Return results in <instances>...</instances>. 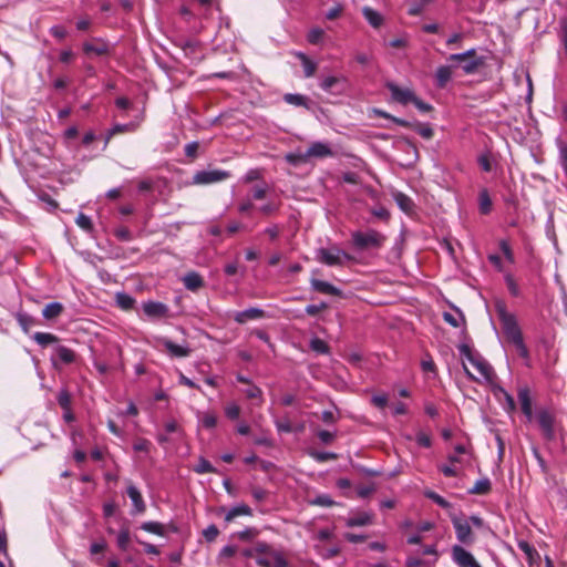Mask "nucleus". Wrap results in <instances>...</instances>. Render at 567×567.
I'll return each mask as SVG.
<instances>
[{"label":"nucleus","mask_w":567,"mask_h":567,"mask_svg":"<svg viewBox=\"0 0 567 567\" xmlns=\"http://www.w3.org/2000/svg\"><path fill=\"white\" fill-rule=\"evenodd\" d=\"M197 474L216 473V468L204 457H200L198 464L194 467Z\"/></svg>","instance_id":"obj_44"},{"label":"nucleus","mask_w":567,"mask_h":567,"mask_svg":"<svg viewBox=\"0 0 567 567\" xmlns=\"http://www.w3.org/2000/svg\"><path fill=\"white\" fill-rule=\"evenodd\" d=\"M450 518L455 529L457 540L461 544L467 546L472 545L475 542V536L472 530L470 522L458 517L455 514H451Z\"/></svg>","instance_id":"obj_7"},{"label":"nucleus","mask_w":567,"mask_h":567,"mask_svg":"<svg viewBox=\"0 0 567 567\" xmlns=\"http://www.w3.org/2000/svg\"><path fill=\"white\" fill-rule=\"evenodd\" d=\"M310 286L315 291H317L319 293L334 296V297L342 296L341 289H339L338 287L333 286L332 284H330L328 281L311 278Z\"/></svg>","instance_id":"obj_14"},{"label":"nucleus","mask_w":567,"mask_h":567,"mask_svg":"<svg viewBox=\"0 0 567 567\" xmlns=\"http://www.w3.org/2000/svg\"><path fill=\"white\" fill-rule=\"evenodd\" d=\"M317 436L324 444H330L336 437V435L333 433H331L327 430L318 431Z\"/></svg>","instance_id":"obj_60"},{"label":"nucleus","mask_w":567,"mask_h":567,"mask_svg":"<svg viewBox=\"0 0 567 567\" xmlns=\"http://www.w3.org/2000/svg\"><path fill=\"white\" fill-rule=\"evenodd\" d=\"M505 282H506L509 293L514 297H518L520 293V290H519V287L516 282L515 278L508 274L505 276Z\"/></svg>","instance_id":"obj_51"},{"label":"nucleus","mask_w":567,"mask_h":567,"mask_svg":"<svg viewBox=\"0 0 567 567\" xmlns=\"http://www.w3.org/2000/svg\"><path fill=\"white\" fill-rule=\"evenodd\" d=\"M362 14L369 24L375 29L380 28L383 23V17L370 7H364L362 9Z\"/></svg>","instance_id":"obj_24"},{"label":"nucleus","mask_w":567,"mask_h":567,"mask_svg":"<svg viewBox=\"0 0 567 567\" xmlns=\"http://www.w3.org/2000/svg\"><path fill=\"white\" fill-rule=\"evenodd\" d=\"M332 155H333V152L331 151V148L327 144H323L321 142L312 143L306 153V156H308V157H319V158L329 157Z\"/></svg>","instance_id":"obj_19"},{"label":"nucleus","mask_w":567,"mask_h":567,"mask_svg":"<svg viewBox=\"0 0 567 567\" xmlns=\"http://www.w3.org/2000/svg\"><path fill=\"white\" fill-rule=\"evenodd\" d=\"M117 546L121 550H127L130 542H131V535L128 527L124 526L120 529L117 534Z\"/></svg>","instance_id":"obj_37"},{"label":"nucleus","mask_w":567,"mask_h":567,"mask_svg":"<svg viewBox=\"0 0 567 567\" xmlns=\"http://www.w3.org/2000/svg\"><path fill=\"white\" fill-rule=\"evenodd\" d=\"M243 393L249 400L258 399V400H260V402H262V391L259 386H257L252 382L247 384L246 389L243 390Z\"/></svg>","instance_id":"obj_41"},{"label":"nucleus","mask_w":567,"mask_h":567,"mask_svg":"<svg viewBox=\"0 0 567 567\" xmlns=\"http://www.w3.org/2000/svg\"><path fill=\"white\" fill-rule=\"evenodd\" d=\"M203 535L207 542L212 543L219 535V529L216 525L212 524L206 529H204Z\"/></svg>","instance_id":"obj_54"},{"label":"nucleus","mask_w":567,"mask_h":567,"mask_svg":"<svg viewBox=\"0 0 567 567\" xmlns=\"http://www.w3.org/2000/svg\"><path fill=\"white\" fill-rule=\"evenodd\" d=\"M83 51L86 54H95L102 56L109 54L110 49L107 43L99 41L97 43L85 42L83 44Z\"/></svg>","instance_id":"obj_21"},{"label":"nucleus","mask_w":567,"mask_h":567,"mask_svg":"<svg viewBox=\"0 0 567 567\" xmlns=\"http://www.w3.org/2000/svg\"><path fill=\"white\" fill-rule=\"evenodd\" d=\"M275 425L279 432L291 433L293 432V425L288 417H282L275 421Z\"/></svg>","instance_id":"obj_50"},{"label":"nucleus","mask_w":567,"mask_h":567,"mask_svg":"<svg viewBox=\"0 0 567 567\" xmlns=\"http://www.w3.org/2000/svg\"><path fill=\"white\" fill-rule=\"evenodd\" d=\"M326 309H328V303L322 301L319 305H308L305 311L308 316L315 317Z\"/></svg>","instance_id":"obj_53"},{"label":"nucleus","mask_w":567,"mask_h":567,"mask_svg":"<svg viewBox=\"0 0 567 567\" xmlns=\"http://www.w3.org/2000/svg\"><path fill=\"white\" fill-rule=\"evenodd\" d=\"M385 241L386 236L372 228L365 231L357 230L351 234V244L359 251L381 249Z\"/></svg>","instance_id":"obj_2"},{"label":"nucleus","mask_w":567,"mask_h":567,"mask_svg":"<svg viewBox=\"0 0 567 567\" xmlns=\"http://www.w3.org/2000/svg\"><path fill=\"white\" fill-rule=\"evenodd\" d=\"M311 505L320 506V507H331L336 505V502L327 494H321L316 496L313 499L309 502Z\"/></svg>","instance_id":"obj_45"},{"label":"nucleus","mask_w":567,"mask_h":567,"mask_svg":"<svg viewBox=\"0 0 567 567\" xmlns=\"http://www.w3.org/2000/svg\"><path fill=\"white\" fill-rule=\"evenodd\" d=\"M114 235L121 241H131L133 238L131 230L125 226L116 228Z\"/></svg>","instance_id":"obj_52"},{"label":"nucleus","mask_w":567,"mask_h":567,"mask_svg":"<svg viewBox=\"0 0 567 567\" xmlns=\"http://www.w3.org/2000/svg\"><path fill=\"white\" fill-rule=\"evenodd\" d=\"M75 223H76V225L81 229H83L85 231H92L93 230V223H92L91 218L87 215L83 214V213H80L78 215V217L75 219Z\"/></svg>","instance_id":"obj_48"},{"label":"nucleus","mask_w":567,"mask_h":567,"mask_svg":"<svg viewBox=\"0 0 567 567\" xmlns=\"http://www.w3.org/2000/svg\"><path fill=\"white\" fill-rule=\"evenodd\" d=\"M135 302L136 300L125 292H117L115 295L116 306L124 311L132 310L134 308Z\"/></svg>","instance_id":"obj_28"},{"label":"nucleus","mask_w":567,"mask_h":567,"mask_svg":"<svg viewBox=\"0 0 567 567\" xmlns=\"http://www.w3.org/2000/svg\"><path fill=\"white\" fill-rule=\"evenodd\" d=\"M251 495L255 501L262 502L266 499L268 492L261 487H252L251 488Z\"/></svg>","instance_id":"obj_63"},{"label":"nucleus","mask_w":567,"mask_h":567,"mask_svg":"<svg viewBox=\"0 0 567 567\" xmlns=\"http://www.w3.org/2000/svg\"><path fill=\"white\" fill-rule=\"evenodd\" d=\"M230 177V173L223 169L199 171L193 176V184L209 185L226 181Z\"/></svg>","instance_id":"obj_8"},{"label":"nucleus","mask_w":567,"mask_h":567,"mask_svg":"<svg viewBox=\"0 0 567 567\" xmlns=\"http://www.w3.org/2000/svg\"><path fill=\"white\" fill-rule=\"evenodd\" d=\"M310 457H312L315 461L319 463H324L328 461L337 460L338 455L332 452H319V451H310L309 452Z\"/></svg>","instance_id":"obj_42"},{"label":"nucleus","mask_w":567,"mask_h":567,"mask_svg":"<svg viewBox=\"0 0 567 567\" xmlns=\"http://www.w3.org/2000/svg\"><path fill=\"white\" fill-rule=\"evenodd\" d=\"M416 442L420 446L422 447H430L431 444H432V441H431V437L430 435H427L426 433L424 432H419L416 434Z\"/></svg>","instance_id":"obj_61"},{"label":"nucleus","mask_w":567,"mask_h":567,"mask_svg":"<svg viewBox=\"0 0 567 567\" xmlns=\"http://www.w3.org/2000/svg\"><path fill=\"white\" fill-rule=\"evenodd\" d=\"M63 311L64 306L61 302H51L43 308L42 316L47 320H54L59 318Z\"/></svg>","instance_id":"obj_22"},{"label":"nucleus","mask_w":567,"mask_h":567,"mask_svg":"<svg viewBox=\"0 0 567 567\" xmlns=\"http://www.w3.org/2000/svg\"><path fill=\"white\" fill-rule=\"evenodd\" d=\"M316 259L330 267H341L343 266V259L353 260V257L338 247H332L319 248L317 250Z\"/></svg>","instance_id":"obj_5"},{"label":"nucleus","mask_w":567,"mask_h":567,"mask_svg":"<svg viewBox=\"0 0 567 567\" xmlns=\"http://www.w3.org/2000/svg\"><path fill=\"white\" fill-rule=\"evenodd\" d=\"M517 398L520 404V410L523 414L526 416L528 422H532L534 419L533 413V401L530 396V390L527 386H523L518 389Z\"/></svg>","instance_id":"obj_12"},{"label":"nucleus","mask_w":567,"mask_h":567,"mask_svg":"<svg viewBox=\"0 0 567 567\" xmlns=\"http://www.w3.org/2000/svg\"><path fill=\"white\" fill-rule=\"evenodd\" d=\"M293 54L302 63L305 78L313 76L317 71V63L310 60L303 52H295Z\"/></svg>","instance_id":"obj_23"},{"label":"nucleus","mask_w":567,"mask_h":567,"mask_svg":"<svg viewBox=\"0 0 567 567\" xmlns=\"http://www.w3.org/2000/svg\"><path fill=\"white\" fill-rule=\"evenodd\" d=\"M202 425L206 429H214L217 425V416L213 413H205L202 417Z\"/></svg>","instance_id":"obj_56"},{"label":"nucleus","mask_w":567,"mask_h":567,"mask_svg":"<svg viewBox=\"0 0 567 567\" xmlns=\"http://www.w3.org/2000/svg\"><path fill=\"white\" fill-rule=\"evenodd\" d=\"M284 101L295 106L310 109L309 99L302 94L287 93L284 95Z\"/></svg>","instance_id":"obj_29"},{"label":"nucleus","mask_w":567,"mask_h":567,"mask_svg":"<svg viewBox=\"0 0 567 567\" xmlns=\"http://www.w3.org/2000/svg\"><path fill=\"white\" fill-rule=\"evenodd\" d=\"M251 515H252L251 508L246 504H241L239 506L233 507L231 509H229L227 512V514L225 516V522L230 523L238 516H251Z\"/></svg>","instance_id":"obj_26"},{"label":"nucleus","mask_w":567,"mask_h":567,"mask_svg":"<svg viewBox=\"0 0 567 567\" xmlns=\"http://www.w3.org/2000/svg\"><path fill=\"white\" fill-rule=\"evenodd\" d=\"M495 310L507 341L516 348L522 358L527 359L529 357V351L524 342L523 333L517 323L516 317L507 311L506 305L503 301L496 302Z\"/></svg>","instance_id":"obj_1"},{"label":"nucleus","mask_w":567,"mask_h":567,"mask_svg":"<svg viewBox=\"0 0 567 567\" xmlns=\"http://www.w3.org/2000/svg\"><path fill=\"white\" fill-rule=\"evenodd\" d=\"M324 31L321 28H312L308 34L307 40L310 44H318L323 39Z\"/></svg>","instance_id":"obj_49"},{"label":"nucleus","mask_w":567,"mask_h":567,"mask_svg":"<svg viewBox=\"0 0 567 567\" xmlns=\"http://www.w3.org/2000/svg\"><path fill=\"white\" fill-rule=\"evenodd\" d=\"M310 349L320 354H327L330 350L328 343L320 338H313L310 340Z\"/></svg>","instance_id":"obj_43"},{"label":"nucleus","mask_w":567,"mask_h":567,"mask_svg":"<svg viewBox=\"0 0 567 567\" xmlns=\"http://www.w3.org/2000/svg\"><path fill=\"white\" fill-rule=\"evenodd\" d=\"M144 313L150 318H163L167 315L166 305L157 301H147L143 305Z\"/></svg>","instance_id":"obj_17"},{"label":"nucleus","mask_w":567,"mask_h":567,"mask_svg":"<svg viewBox=\"0 0 567 567\" xmlns=\"http://www.w3.org/2000/svg\"><path fill=\"white\" fill-rule=\"evenodd\" d=\"M493 203L486 188L478 194V208L482 215H488L492 212Z\"/></svg>","instance_id":"obj_27"},{"label":"nucleus","mask_w":567,"mask_h":567,"mask_svg":"<svg viewBox=\"0 0 567 567\" xmlns=\"http://www.w3.org/2000/svg\"><path fill=\"white\" fill-rule=\"evenodd\" d=\"M268 553L274 556L271 551H269L268 544L265 542H257L254 547L245 549L243 551V556L246 558H255L257 561V557H259V554Z\"/></svg>","instance_id":"obj_25"},{"label":"nucleus","mask_w":567,"mask_h":567,"mask_svg":"<svg viewBox=\"0 0 567 567\" xmlns=\"http://www.w3.org/2000/svg\"><path fill=\"white\" fill-rule=\"evenodd\" d=\"M560 32H559V39L561 41V44L564 47L565 55L567 58V20L563 19L560 20Z\"/></svg>","instance_id":"obj_55"},{"label":"nucleus","mask_w":567,"mask_h":567,"mask_svg":"<svg viewBox=\"0 0 567 567\" xmlns=\"http://www.w3.org/2000/svg\"><path fill=\"white\" fill-rule=\"evenodd\" d=\"M427 498H430L431 501H433L435 504H437L439 506H441L442 508H451V503L447 502L444 497H442L441 495H439L437 493L433 492V491H427L425 492L424 494Z\"/></svg>","instance_id":"obj_47"},{"label":"nucleus","mask_w":567,"mask_h":567,"mask_svg":"<svg viewBox=\"0 0 567 567\" xmlns=\"http://www.w3.org/2000/svg\"><path fill=\"white\" fill-rule=\"evenodd\" d=\"M518 548L526 555L528 561L532 564L535 557H538V553L535 547L527 540H519L517 544Z\"/></svg>","instance_id":"obj_36"},{"label":"nucleus","mask_w":567,"mask_h":567,"mask_svg":"<svg viewBox=\"0 0 567 567\" xmlns=\"http://www.w3.org/2000/svg\"><path fill=\"white\" fill-rule=\"evenodd\" d=\"M371 524V515L367 513H361L354 517H351L347 522V526L355 527V526H365Z\"/></svg>","instance_id":"obj_39"},{"label":"nucleus","mask_w":567,"mask_h":567,"mask_svg":"<svg viewBox=\"0 0 567 567\" xmlns=\"http://www.w3.org/2000/svg\"><path fill=\"white\" fill-rule=\"evenodd\" d=\"M225 414L228 419L236 420L240 415V408L235 403L229 404L225 408Z\"/></svg>","instance_id":"obj_59"},{"label":"nucleus","mask_w":567,"mask_h":567,"mask_svg":"<svg viewBox=\"0 0 567 567\" xmlns=\"http://www.w3.org/2000/svg\"><path fill=\"white\" fill-rule=\"evenodd\" d=\"M32 338L41 347L58 343L60 340L58 336L50 332H35Z\"/></svg>","instance_id":"obj_30"},{"label":"nucleus","mask_w":567,"mask_h":567,"mask_svg":"<svg viewBox=\"0 0 567 567\" xmlns=\"http://www.w3.org/2000/svg\"><path fill=\"white\" fill-rule=\"evenodd\" d=\"M460 353L477 370L480 375L491 382L495 377L492 365L478 353L472 350L468 344L458 346Z\"/></svg>","instance_id":"obj_3"},{"label":"nucleus","mask_w":567,"mask_h":567,"mask_svg":"<svg viewBox=\"0 0 567 567\" xmlns=\"http://www.w3.org/2000/svg\"><path fill=\"white\" fill-rule=\"evenodd\" d=\"M449 61L463 63L462 69L466 74L477 72L485 63V59L478 56L475 49H470L463 53L451 54Z\"/></svg>","instance_id":"obj_4"},{"label":"nucleus","mask_w":567,"mask_h":567,"mask_svg":"<svg viewBox=\"0 0 567 567\" xmlns=\"http://www.w3.org/2000/svg\"><path fill=\"white\" fill-rule=\"evenodd\" d=\"M435 78H436V85L441 89L445 87V85L452 78L451 66L442 65V66L437 68Z\"/></svg>","instance_id":"obj_31"},{"label":"nucleus","mask_w":567,"mask_h":567,"mask_svg":"<svg viewBox=\"0 0 567 567\" xmlns=\"http://www.w3.org/2000/svg\"><path fill=\"white\" fill-rule=\"evenodd\" d=\"M385 86L391 92V96L395 102L406 105L414 101L415 94L412 90L402 89L393 82H388Z\"/></svg>","instance_id":"obj_11"},{"label":"nucleus","mask_w":567,"mask_h":567,"mask_svg":"<svg viewBox=\"0 0 567 567\" xmlns=\"http://www.w3.org/2000/svg\"><path fill=\"white\" fill-rule=\"evenodd\" d=\"M268 548L274 556L268 553L259 554V557H257V565L259 567H288V561L280 551L276 550L269 544Z\"/></svg>","instance_id":"obj_9"},{"label":"nucleus","mask_w":567,"mask_h":567,"mask_svg":"<svg viewBox=\"0 0 567 567\" xmlns=\"http://www.w3.org/2000/svg\"><path fill=\"white\" fill-rule=\"evenodd\" d=\"M413 131H415L420 136H422L425 140H431L434 136V131L430 126V124L415 122L413 125Z\"/></svg>","instance_id":"obj_38"},{"label":"nucleus","mask_w":567,"mask_h":567,"mask_svg":"<svg viewBox=\"0 0 567 567\" xmlns=\"http://www.w3.org/2000/svg\"><path fill=\"white\" fill-rule=\"evenodd\" d=\"M266 317V312L262 309L259 308H249L244 311L235 312L234 320L239 323L244 324L250 320H258Z\"/></svg>","instance_id":"obj_16"},{"label":"nucleus","mask_w":567,"mask_h":567,"mask_svg":"<svg viewBox=\"0 0 567 567\" xmlns=\"http://www.w3.org/2000/svg\"><path fill=\"white\" fill-rule=\"evenodd\" d=\"M56 359L63 364H71L75 362L76 353L68 347L58 346L54 349V357L51 358V361L55 367L58 364Z\"/></svg>","instance_id":"obj_15"},{"label":"nucleus","mask_w":567,"mask_h":567,"mask_svg":"<svg viewBox=\"0 0 567 567\" xmlns=\"http://www.w3.org/2000/svg\"><path fill=\"white\" fill-rule=\"evenodd\" d=\"M536 419L538 426L542 431V434L545 440L553 441L555 440L556 433H555V422L556 417L555 414L549 411L548 409L542 408L538 409L536 414L534 415Z\"/></svg>","instance_id":"obj_6"},{"label":"nucleus","mask_w":567,"mask_h":567,"mask_svg":"<svg viewBox=\"0 0 567 567\" xmlns=\"http://www.w3.org/2000/svg\"><path fill=\"white\" fill-rule=\"evenodd\" d=\"M141 529L157 536H165L164 525L158 522H145L141 525Z\"/></svg>","instance_id":"obj_35"},{"label":"nucleus","mask_w":567,"mask_h":567,"mask_svg":"<svg viewBox=\"0 0 567 567\" xmlns=\"http://www.w3.org/2000/svg\"><path fill=\"white\" fill-rule=\"evenodd\" d=\"M17 321L25 333H28L38 323L37 320L28 313H18Z\"/></svg>","instance_id":"obj_34"},{"label":"nucleus","mask_w":567,"mask_h":567,"mask_svg":"<svg viewBox=\"0 0 567 567\" xmlns=\"http://www.w3.org/2000/svg\"><path fill=\"white\" fill-rule=\"evenodd\" d=\"M183 282L186 289L190 291H197L198 289L204 287L203 277L195 271L186 274L185 277L183 278Z\"/></svg>","instance_id":"obj_20"},{"label":"nucleus","mask_w":567,"mask_h":567,"mask_svg":"<svg viewBox=\"0 0 567 567\" xmlns=\"http://www.w3.org/2000/svg\"><path fill=\"white\" fill-rule=\"evenodd\" d=\"M340 80L341 79L337 76H328L321 82L320 86L323 91L330 92L340 82Z\"/></svg>","instance_id":"obj_57"},{"label":"nucleus","mask_w":567,"mask_h":567,"mask_svg":"<svg viewBox=\"0 0 567 567\" xmlns=\"http://www.w3.org/2000/svg\"><path fill=\"white\" fill-rule=\"evenodd\" d=\"M56 400H58L59 405L63 410L71 409L72 396L68 390H65V389L61 390L56 396Z\"/></svg>","instance_id":"obj_46"},{"label":"nucleus","mask_w":567,"mask_h":567,"mask_svg":"<svg viewBox=\"0 0 567 567\" xmlns=\"http://www.w3.org/2000/svg\"><path fill=\"white\" fill-rule=\"evenodd\" d=\"M394 200L404 213H411L413 210V200L408 195L398 192L394 194Z\"/></svg>","instance_id":"obj_33"},{"label":"nucleus","mask_w":567,"mask_h":567,"mask_svg":"<svg viewBox=\"0 0 567 567\" xmlns=\"http://www.w3.org/2000/svg\"><path fill=\"white\" fill-rule=\"evenodd\" d=\"M162 344L172 357L186 358L190 354V349L176 344L169 339H163Z\"/></svg>","instance_id":"obj_18"},{"label":"nucleus","mask_w":567,"mask_h":567,"mask_svg":"<svg viewBox=\"0 0 567 567\" xmlns=\"http://www.w3.org/2000/svg\"><path fill=\"white\" fill-rule=\"evenodd\" d=\"M424 8H425V6L421 1L415 2L410 6L408 13H409V16L417 17L423 12Z\"/></svg>","instance_id":"obj_64"},{"label":"nucleus","mask_w":567,"mask_h":567,"mask_svg":"<svg viewBox=\"0 0 567 567\" xmlns=\"http://www.w3.org/2000/svg\"><path fill=\"white\" fill-rule=\"evenodd\" d=\"M452 559L458 567H481L475 557L461 545L452 547Z\"/></svg>","instance_id":"obj_10"},{"label":"nucleus","mask_w":567,"mask_h":567,"mask_svg":"<svg viewBox=\"0 0 567 567\" xmlns=\"http://www.w3.org/2000/svg\"><path fill=\"white\" fill-rule=\"evenodd\" d=\"M126 493L134 506L132 514H144L146 512V504L140 489L135 485L130 484L126 488Z\"/></svg>","instance_id":"obj_13"},{"label":"nucleus","mask_w":567,"mask_h":567,"mask_svg":"<svg viewBox=\"0 0 567 567\" xmlns=\"http://www.w3.org/2000/svg\"><path fill=\"white\" fill-rule=\"evenodd\" d=\"M343 11L342 4H336L334 7L330 8L326 14V18L328 20H334L340 17V14Z\"/></svg>","instance_id":"obj_62"},{"label":"nucleus","mask_w":567,"mask_h":567,"mask_svg":"<svg viewBox=\"0 0 567 567\" xmlns=\"http://www.w3.org/2000/svg\"><path fill=\"white\" fill-rule=\"evenodd\" d=\"M136 130V125L134 123H127V124H116L112 127V130L109 132L107 140L112 136H115L117 134L123 133H132Z\"/></svg>","instance_id":"obj_40"},{"label":"nucleus","mask_w":567,"mask_h":567,"mask_svg":"<svg viewBox=\"0 0 567 567\" xmlns=\"http://www.w3.org/2000/svg\"><path fill=\"white\" fill-rule=\"evenodd\" d=\"M492 489V483L488 478L478 480L474 486L468 491L473 495H486Z\"/></svg>","instance_id":"obj_32"},{"label":"nucleus","mask_w":567,"mask_h":567,"mask_svg":"<svg viewBox=\"0 0 567 567\" xmlns=\"http://www.w3.org/2000/svg\"><path fill=\"white\" fill-rule=\"evenodd\" d=\"M499 249L502 250V252L504 254L505 258L509 261V262H514V254H513V250L508 244V241L506 240H501L499 241Z\"/></svg>","instance_id":"obj_58"}]
</instances>
